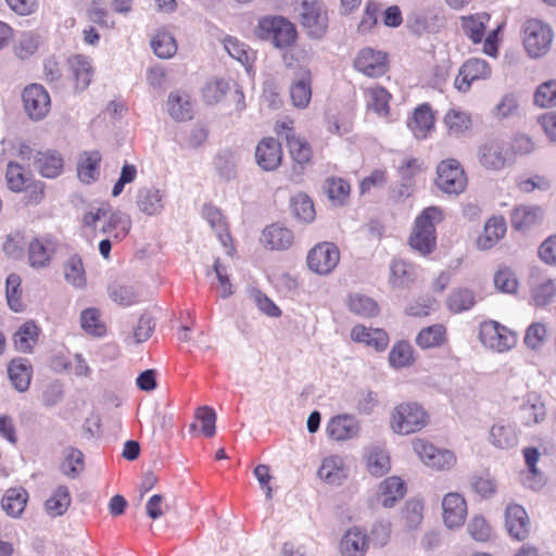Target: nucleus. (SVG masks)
<instances>
[{
    "label": "nucleus",
    "instance_id": "nucleus-8",
    "mask_svg": "<svg viewBox=\"0 0 556 556\" xmlns=\"http://www.w3.org/2000/svg\"><path fill=\"white\" fill-rule=\"evenodd\" d=\"M102 218H106V224L103 226L102 231L109 238L123 240L128 235L131 227L130 219L119 212H112L108 204L101 205L94 212L86 213L83 223L87 227L94 228Z\"/></svg>",
    "mask_w": 556,
    "mask_h": 556
},
{
    "label": "nucleus",
    "instance_id": "nucleus-53",
    "mask_svg": "<svg viewBox=\"0 0 556 556\" xmlns=\"http://www.w3.org/2000/svg\"><path fill=\"white\" fill-rule=\"evenodd\" d=\"M506 144L511 162L516 157L532 154L536 149L534 140L526 134L514 135L509 141H506Z\"/></svg>",
    "mask_w": 556,
    "mask_h": 556
},
{
    "label": "nucleus",
    "instance_id": "nucleus-61",
    "mask_svg": "<svg viewBox=\"0 0 556 556\" xmlns=\"http://www.w3.org/2000/svg\"><path fill=\"white\" fill-rule=\"evenodd\" d=\"M7 299L9 306L14 312H21L24 308L22 300L21 277L17 274H10L7 278Z\"/></svg>",
    "mask_w": 556,
    "mask_h": 556
},
{
    "label": "nucleus",
    "instance_id": "nucleus-21",
    "mask_svg": "<svg viewBox=\"0 0 556 556\" xmlns=\"http://www.w3.org/2000/svg\"><path fill=\"white\" fill-rule=\"evenodd\" d=\"M283 152L281 143L273 138H263L255 148V160L264 170H275L282 162Z\"/></svg>",
    "mask_w": 556,
    "mask_h": 556
},
{
    "label": "nucleus",
    "instance_id": "nucleus-56",
    "mask_svg": "<svg viewBox=\"0 0 556 556\" xmlns=\"http://www.w3.org/2000/svg\"><path fill=\"white\" fill-rule=\"evenodd\" d=\"M151 48L159 58L169 59L176 53L177 43L173 35L160 31L152 38Z\"/></svg>",
    "mask_w": 556,
    "mask_h": 556
},
{
    "label": "nucleus",
    "instance_id": "nucleus-9",
    "mask_svg": "<svg viewBox=\"0 0 556 556\" xmlns=\"http://www.w3.org/2000/svg\"><path fill=\"white\" fill-rule=\"evenodd\" d=\"M353 68L368 78H381L390 71V55L383 50L364 47L356 53Z\"/></svg>",
    "mask_w": 556,
    "mask_h": 556
},
{
    "label": "nucleus",
    "instance_id": "nucleus-22",
    "mask_svg": "<svg viewBox=\"0 0 556 556\" xmlns=\"http://www.w3.org/2000/svg\"><path fill=\"white\" fill-rule=\"evenodd\" d=\"M505 526L511 538L523 541L531 532V523L526 509L518 504H509L505 510Z\"/></svg>",
    "mask_w": 556,
    "mask_h": 556
},
{
    "label": "nucleus",
    "instance_id": "nucleus-4",
    "mask_svg": "<svg viewBox=\"0 0 556 556\" xmlns=\"http://www.w3.org/2000/svg\"><path fill=\"white\" fill-rule=\"evenodd\" d=\"M254 34L269 41L277 49H288L298 40L295 25L282 15H265L258 18Z\"/></svg>",
    "mask_w": 556,
    "mask_h": 556
},
{
    "label": "nucleus",
    "instance_id": "nucleus-24",
    "mask_svg": "<svg viewBox=\"0 0 556 556\" xmlns=\"http://www.w3.org/2000/svg\"><path fill=\"white\" fill-rule=\"evenodd\" d=\"M507 225L502 215L491 216L484 224L481 235L476 240L477 248L482 251L494 248L506 235Z\"/></svg>",
    "mask_w": 556,
    "mask_h": 556
},
{
    "label": "nucleus",
    "instance_id": "nucleus-23",
    "mask_svg": "<svg viewBox=\"0 0 556 556\" xmlns=\"http://www.w3.org/2000/svg\"><path fill=\"white\" fill-rule=\"evenodd\" d=\"M92 77L93 68L86 56L77 54L67 60V78L76 91L86 90Z\"/></svg>",
    "mask_w": 556,
    "mask_h": 556
},
{
    "label": "nucleus",
    "instance_id": "nucleus-20",
    "mask_svg": "<svg viewBox=\"0 0 556 556\" xmlns=\"http://www.w3.org/2000/svg\"><path fill=\"white\" fill-rule=\"evenodd\" d=\"M442 519L448 529L460 528L467 518L468 507L465 497L458 492H448L442 498Z\"/></svg>",
    "mask_w": 556,
    "mask_h": 556
},
{
    "label": "nucleus",
    "instance_id": "nucleus-31",
    "mask_svg": "<svg viewBox=\"0 0 556 556\" xmlns=\"http://www.w3.org/2000/svg\"><path fill=\"white\" fill-rule=\"evenodd\" d=\"M405 493L406 484L403 479L397 476H391L380 482L377 500L383 507L390 508L393 507L397 501L402 500Z\"/></svg>",
    "mask_w": 556,
    "mask_h": 556
},
{
    "label": "nucleus",
    "instance_id": "nucleus-58",
    "mask_svg": "<svg viewBox=\"0 0 556 556\" xmlns=\"http://www.w3.org/2000/svg\"><path fill=\"white\" fill-rule=\"evenodd\" d=\"M534 104L540 108L556 106V79L542 83L535 89L533 96Z\"/></svg>",
    "mask_w": 556,
    "mask_h": 556
},
{
    "label": "nucleus",
    "instance_id": "nucleus-52",
    "mask_svg": "<svg viewBox=\"0 0 556 556\" xmlns=\"http://www.w3.org/2000/svg\"><path fill=\"white\" fill-rule=\"evenodd\" d=\"M291 211L293 215L303 223H312L315 219V207L311 198L305 193H298L292 197Z\"/></svg>",
    "mask_w": 556,
    "mask_h": 556
},
{
    "label": "nucleus",
    "instance_id": "nucleus-6",
    "mask_svg": "<svg viewBox=\"0 0 556 556\" xmlns=\"http://www.w3.org/2000/svg\"><path fill=\"white\" fill-rule=\"evenodd\" d=\"M554 37L552 26L543 20L528 18L522 24V46L531 59H541L547 55L552 49Z\"/></svg>",
    "mask_w": 556,
    "mask_h": 556
},
{
    "label": "nucleus",
    "instance_id": "nucleus-46",
    "mask_svg": "<svg viewBox=\"0 0 556 556\" xmlns=\"http://www.w3.org/2000/svg\"><path fill=\"white\" fill-rule=\"evenodd\" d=\"M167 106L169 115L176 121L184 122L192 118L193 109L188 94L172 92L168 97Z\"/></svg>",
    "mask_w": 556,
    "mask_h": 556
},
{
    "label": "nucleus",
    "instance_id": "nucleus-3",
    "mask_svg": "<svg viewBox=\"0 0 556 556\" xmlns=\"http://www.w3.org/2000/svg\"><path fill=\"white\" fill-rule=\"evenodd\" d=\"M5 181L12 192L24 194L25 205H38L45 200V182L35 179L28 169L16 162H9L5 169Z\"/></svg>",
    "mask_w": 556,
    "mask_h": 556
},
{
    "label": "nucleus",
    "instance_id": "nucleus-19",
    "mask_svg": "<svg viewBox=\"0 0 556 556\" xmlns=\"http://www.w3.org/2000/svg\"><path fill=\"white\" fill-rule=\"evenodd\" d=\"M58 248L51 235L35 237L27 248L28 263L33 268H46L50 265Z\"/></svg>",
    "mask_w": 556,
    "mask_h": 556
},
{
    "label": "nucleus",
    "instance_id": "nucleus-57",
    "mask_svg": "<svg viewBox=\"0 0 556 556\" xmlns=\"http://www.w3.org/2000/svg\"><path fill=\"white\" fill-rule=\"evenodd\" d=\"M325 191L331 201L343 204L350 195L351 186L343 178L330 177L325 181Z\"/></svg>",
    "mask_w": 556,
    "mask_h": 556
},
{
    "label": "nucleus",
    "instance_id": "nucleus-54",
    "mask_svg": "<svg viewBox=\"0 0 556 556\" xmlns=\"http://www.w3.org/2000/svg\"><path fill=\"white\" fill-rule=\"evenodd\" d=\"M349 309L365 318H370L379 314V306L377 302L371 298L362 294H353L350 296Z\"/></svg>",
    "mask_w": 556,
    "mask_h": 556
},
{
    "label": "nucleus",
    "instance_id": "nucleus-1",
    "mask_svg": "<svg viewBox=\"0 0 556 556\" xmlns=\"http://www.w3.org/2000/svg\"><path fill=\"white\" fill-rule=\"evenodd\" d=\"M459 21L464 35L472 45H481V51L490 58L498 56L505 22L486 31L491 22V15L486 12L463 15Z\"/></svg>",
    "mask_w": 556,
    "mask_h": 556
},
{
    "label": "nucleus",
    "instance_id": "nucleus-15",
    "mask_svg": "<svg viewBox=\"0 0 556 556\" xmlns=\"http://www.w3.org/2000/svg\"><path fill=\"white\" fill-rule=\"evenodd\" d=\"M491 65L485 60L471 58L460 66L454 86L458 91L467 92L472 83L485 80L491 77Z\"/></svg>",
    "mask_w": 556,
    "mask_h": 556
},
{
    "label": "nucleus",
    "instance_id": "nucleus-11",
    "mask_svg": "<svg viewBox=\"0 0 556 556\" xmlns=\"http://www.w3.org/2000/svg\"><path fill=\"white\" fill-rule=\"evenodd\" d=\"M477 156L480 165L492 172L502 170L511 162L506 140L500 137L486 138L479 146Z\"/></svg>",
    "mask_w": 556,
    "mask_h": 556
},
{
    "label": "nucleus",
    "instance_id": "nucleus-27",
    "mask_svg": "<svg viewBox=\"0 0 556 556\" xmlns=\"http://www.w3.org/2000/svg\"><path fill=\"white\" fill-rule=\"evenodd\" d=\"M415 342L421 350L441 349L448 343L447 327L440 323L424 327L417 333Z\"/></svg>",
    "mask_w": 556,
    "mask_h": 556
},
{
    "label": "nucleus",
    "instance_id": "nucleus-50",
    "mask_svg": "<svg viewBox=\"0 0 556 556\" xmlns=\"http://www.w3.org/2000/svg\"><path fill=\"white\" fill-rule=\"evenodd\" d=\"M444 125L451 136H460L467 132L471 127L470 116L459 110L452 109L444 115Z\"/></svg>",
    "mask_w": 556,
    "mask_h": 556
},
{
    "label": "nucleus",
    "instance_id": "nucleus-49",
    "mask_svg": "<svg viewBox=\"0 0 556 556\" xmlns=\"http://www.w3.org/2000/svg\"><path fill=\"white\" fill-rule=\"evenodd\" d=\"M476 304V298L472 290L468 288H456L454 289L446 301L447 308L458 314L464 311L470 309Z\"/></svg>",
    "mask_w": 556,
    "mask_h": 556
},
{
    "label": "nucleus",
    "instance_id": "nucleus-64",
    "mask_svg": "<svg viewBox=\"0 0 556 556\" xmlns=\"http://www.w3.org/2000/svg\"><path fill=\"white\" fill-rule=\"evenodd\" d=\"M224 47L228 54L243 65L251 62V51L247 48L245 43L232 36H227L224 39Z\"/></svg>",
    "mask_w": 556,
    "mask_h": 556
},
{
    "label": "nucleus",
    "instance_id": "nucleus-26",
    "mask_svg": "<svg viewBox=\"0 0 556 556\" xmlns=\"http://www.w3.org/2000/svg\"><path fill=\"white\" fill-rule=\"evenodd\" d=\"M203 218L210 224L216 232L220 243L228 249V253L232 254V238L229 232L228 224L218 207L212 204H205L202 210Z\"/></svg>",
    "mask_w": 556,
    "mask_h": 556
},
{
    "label": "nucleus",
    "instance_id": "nucleus-17",
    "mask_svg": "<svg viewBox=\"0 0 556 556\" xmlns=\"http://www.w3.org/2000/svg\"><path fill=\"white\" fill-rule=\"evenodd\" d=\"M313 75L308 66H299L289 88L291 103L299 110L306 109L312 100Z\"/></svg>",
    "mask_w": 556,
    "mask_h": 556
},
{
    "label": "nucleus",
    "instance_id": "nucleus-30",
    "mask_svg": "<svg viewBox=\"0 0 556 556\" xmlns=\"http://www.w3.org/2000/svg\"><path fill=\"white\" fill-rule=\"evenodd\" d=\"M368 546L367 533L357 527H353L342 536L339 548L343 556H364Z\"/></svg>",
    "mask_w": 556,
    "mask_h": 556
},
{
    "label": "nucleus",
    "instance_id": "nucleus-42",
    "mask_svg": "<svg viewBox=\"0 0 556 556\" xmlns=\"http://www.w3.org/2000/svg\"><path fill=\"white\" fill-rule=\"evenodd\" d=\"M366 468L374 477H382L391 469L390 456L380 446H370L365 455Z\"/></svg>",
    "mask_w": 556,
    "mask_h": 556
},
{
    "label": "nucleus",
    "instance_id": "nucleus-39",
    "mask_svg": "<svg viewBox=\"0 0 556 556\" xmlns=\"http://www.w3.org/2000/svg\"><path fill=\"white\" fill-rule=\"evenodd\" d=\"M28 492L22 488H11L5 491L1 498V507L10 517H20L28 502Z\"/></svg>",
    "mask_w": 556,
    "mask_h": 556
},
{
    "label": "nucleus",
    "instance_id": "nucleus-60",
    "mask_svg": "<svg viewBox=\"0 0 556 556\" xmlns=\"http://www.w3.org/2000/svg\"><path fill=\"white\" fill-rule=\"evenodd\" d=\"M64 276L67 282L81 288L86 283L85 270L80 257L71 256L64 265Z\"/></svg>",
    "mask_w": 556,
    "mask_h": 556
},
{
    "label": "nucleus",
    "instance_id": "nucleus-14",
    "mask_svg": "<svg viewBox=\"0 0 556 556\" xmlns=\"http://www.w3.org/2000/svg\"><path fill=\"white\" fill-rule=\"evenodd\" d=\"M300 23L306 34L313 38H321L328 29V14L320 2L302 1Z\"/></svg>",
    "mask_w": 556,
    "mask_h": 556
},
{
    "label": "nucleus",
    "instance_id": "nucleus-35",
    "mask_svg": "<svg viewBox=\"0 0 556 556\" xmlns=\"http://www.w3.org/2000/svg\"><path fill=\"white\" fill-rule=\"evenodd\" d=\"M8 375L12 386L18 392H25L30 386L33 367L28 359L13 358L8 364Z\"/></svg>",
    "mask_w": 556,
    "mask_h": 556
},
{
    "label": "nucleus",
    "instance_id": "nucleus-10",
    "mask_svg": "<svg viewBox=\"0 0 556 556\" xmlns=\"http://www.w3.org/2000/svg\"><path fill=\"white\" fill-rule=\"evenodd\" d=\"M412 445L420 460L433 470L448 471L457 463V457L453 451L439 448L426 439L417 438Z\"/></svg>",
    "mask_w": 556,
    "mask_h": 556
},
{
    "label": "nucleus",
    "instance_id": "nucleus-13",
    "mask_svg": "<svg viewBox=\"0 0 556 556\" xmlns=\"http://www.w3.org/2000/svg\"><path fill=\"white\" fill-rule=\"evenodd\" d=\"M308 268L319 275L330 274L340 262V251L332 242H319L307 254Z\"/></svg>",
    "mask_w": 556,
    "mask_h": 556
},
{
    "label": "nucleus",
    "instance_id": "nucleus-2",
    "mask_svg": "<svg viewBox=\"0 0 556 556\" xmlns=\"http://www.w3.org/2000/svg\"><path fill=\"white\" fill-rule=\"evenodd\" d=\"M443 219V211L438 206L426 207L415 219L407 242L410 249L422 256L437 248L435 224Z\"/></svg>",
    "mask_w": 556,
    "mask_h": 556
},
{
    "label": "nucleus",
    "instance_id": "nucleus-40",
    "mask_svg": "<svg viewBox=\"0 0 556 556\" xmlns=\"http://www.w3.org/2000/svg\"><path fill=\"white\" fill-rule=\"evenodd\" d=\"M263 242L270 250H287L293 243V233L286 227L273 224L264 229Z\"/></svg>",
    "mask_w": 556,
    "mask_h": 556
},
{
    "label": "nucleus",
    "instance_id": "nucleus-34",
    "mask_svg": "<svg viewBox=\"0 0 556 556\" xmlns=\"http://www.w3.org/2000/svg\"><path fill=\"white\" fill-rule=\"evenodd\" d=\"M317 475L328 484H340L348 476L343 458L339 455L323 458Z\"/></svg>",
    "mask_w": 556,
    "mask_h": 556
},
{
    "label": "nucleus",
    "instance_id": "nucleus-12",
    "mask_svg": "<svg viewBox=\"0 0 556 556\" xmlns=\"http://www.w3.org/2000/svg\"><path fill=\"white\" fill-rule=\"evenodd\" d=\"M479 338L482 344L493 351L503 353L516 345V334L495 320L480 324Z\"/></svg>",
    "mask_w": 556,
    "mask_h": 556
},
{
    "label": "nucleus",
    "instance_id": "nucleus-47",
    "mask_svg": "<svg viewBox=\"0 0 556 556\" xmlns=\"http://www.w3.org/2000/svg\"><path fill=\"white\" fill-rule=\"evenodd\" d=\"M415 362V351L408 341L396 342L389 352V363L393 368L409 367Z\"/></svg>",
    "mask_w": 556,
    "mask_h": 556
},
{
    "label": "nucleus",
    "instance_id": "nucleus-33",
    "mask_svg": "<svg viewBox=\"0 0 556 556\" xmlns=\"http://www.w3.org/2000/svg\"><path fill=\"white\" fill-rule=\"evenodd\" d=\"M366 99V108L379 116L388 117L390 115V102L392 100L391 92L380 86L374 85L364 90Z\"/></svg>",
    "mask_w": 556,
    "mask_h": 556
},
{
    "label": "nucleus",
    "instance_id": "nucleus-59",
    "mask_svg": "<svg viewBox=\"0 0 556 556\" xmlns=\"http://www.w3.org/2000/svg\"><path fill=\"white\" fill-rule=\"evenodd\" d=\"M425 505L419 500H410L406 502L402 510V519L408 529L418 528L424 519Z\"/></svg>",
    "mask_w": 556,
    "mask_h": 556
},
{
    "label": "nucleus",
    "instance_id": "nucleus-43",
    "mask_svg": "<svg viewBox=\"0 0 556 556\" xmlns=\"http://www.w3.org/2000/svg\"><path fill=\"white\" fill-rule=\"evenodd\" d=\"M39 333L40 329L35 321L24 323L13 336L15 349L22 353H30L38 341Z\"/></svg>",
    "mask_w": 556,
    "mask_h": 556
},
{
    "label": "nucleus",
    "instance_id": "nucleus-41",
    "mask_svg": "<svg viewBox=\"0 0 556 556\" xmlns=\"http://www.w3.org/2000/svg\"><path fill=\"white\" fill-rule=\"evenodd\" d=\"M390 270V283L394 288L408 287L415 282L417 278L415 266L412 263L401 258L392 261Z\"/></svg>",
    "mask_w": 556,
    "mask_h": 556
},
{
    "label": "nucleus",
    "instance_id": "nucleus-51",
    "mask_svg": "<svg viewBox=\"0 0 556 556\" xmlns=\"http://www.w3.org/2000/svg\"><path fill=\"white\" fill-rule=\"evenodd\" d=\"M80 326L90 336L102 337L106 333V326L101 319V313L94 307L86 308L81 312Z\"/></svg>",
    "mask_w": 556,
    "mask_h": 556
},
{
    "label": "nucleus",
    "instance_id": "nucleus-48",
    "mask_svg": "<svg viewBox=\"0 0 556 556\" xmlns=\"http://www.w3.org/2000/svg\"><path fill=\"white\" fill-rule=\"evenodd\" d=\"M72 498L68 488L59 486L52 495L46 501L45 507L47 513L52 517L64 515L71 506Z\"/></svg>",
    "mask_w": 556,
    "mask_h": 556
},
{
    "label": "nucleus",
    "instance_id": "nucleus-36",
    "mask_svg": "<svg viewBox=\"0 0 556 556\" xmlns=\"http://www.w3.org/2000/svg\"><path fill=\"white\" fill-rule=\"evenodd\" d=\"M139 211L148 216L157 215L163 210V194L154 187L140 188L136 195Z\"/></svg>",
    "mask_w": 556,
    "mask_h": 556
},
{
    "label": "nucleus",
    "instance_id": "nucleus-45",
    "mask_svg": "<svg viewBox=\"0 0 556 556\" xmlns=\"http://www.w3.org/2000/svg\"><path fill=\"white\" fill-rule=\"evenodd\" d=\"M286 141L291 159L294 163L300 165L301 168L312 162L313 150L304 138L298 137L294 134H287Z\"/></svg>",
    "mask_w": 556,
    "mask_h": 556
},
{
    "label": "nucleus",
    "instance_id": "nucleus-28",
    "mask_svg": "<svg viewBox=\"0 0 556 556\" xmlns=\"http://www.w3.org/2000/svg\"><path fill=\"white\" fill-rule=\"evenodd\" d=\"M351 339L356 343H364L382 352L389 345L388 333L380 328H368L364 325H355L351 330Z\"/></svg>",
    "mask_w": 556,
    "mask_h": 556
},
{
    "label": "nucleus",
    "instance_id": "nucleus-38",
    "mask_svg": "<svg viewBox=\"0 0 556 556\" xmlns=\"http://www.w3.org/2000/svg\"><path fill=\"white\" fill-rule=\"evenodd\" d=\"M523 426L532 427L542 422L546 417L545 405L536 393L527 395L526 402L520 407Z\"/></svg>",
    "mask_w": 556,
    "mask_h": 556
},
{
    "label": "nucleus",
    "instance_id": "nucleus-5",
    "mask_svg": "<svg viewBox=\"0 0 556 556\" xmlns=\"http://www.w3.org/2000/svg\"><path fill=\"white\" fill-rule=\"evenodd\" d=\"M430 422L428 412L417 402H402L390 414V428L400 435L421 431Z\"/></svg>",
    "mask_w": 556,
    "mask_h": 556
},
{
    "label": "nucleus",
    "instance_id": "nucleus-29",
    "mask_svg": "<svg viewBox=\"0 0 556 556\" xmlns=\"http://www.w3.org/2000/svg\"><path fill=\"white\" fill-rule=\"evenodd\" d=\"M435 116L430 104L418 105L408 121V127L417 139H426L434 127Z\"/></svg>",
    "mask_w": 556,
    "mask_h": 556
},
{
    "label": "nucleus",
    "instance_id": "nucleus-55",
    "mask_svg": "<svg viewBox=\"0 0 556 556\" xmlns=\"http://www.w3.org/2000/svg\"><path fill=\"white\" fill-rule=\"evenodd\" d=\"M547 337V325L543 321H534L526 329L523 342L530 350L538 351L543 346Z\"/></svg>",
    "mask_w": 556,
    "mask_h": 556
},
{
    "label": "nucleus",
    "instance_id": "nucleus-37",
    "mask_svg": "<svg viewBox=\"0 0 556 556\" xmlns=\"http://www.w3.org/2000/svg\"><path fill=\"white\" fill-rule=\"evenodd\" d=\"M102 155L99 151H86L80 154L77 163L78 178L85 184L97 180L100 174Z\"/></svg>",
    "mask_w": 556,
    "mask_h": 556
},
{
    "label": "nucleus",
    "instance_id": "nucleus-7",
    "mask_svg": "<svg viewBox=\"0 0 556 556\" xmlns=\"http://www.w3.org/2000/svg\"><path fill=\"white\" fill-rule=\"evenodd\" d=\"M434 184L442 192L458 195L466 190L468 178L459 161L446 159L437 165Z\"/></svg>",
    "mask_w": 556,
    "mask_h": 556
},
{
    "label": "nucleus",
    "instance_id": "nucleus-63",
    "mask_svg": "<svg viewBox=\"0 0 556 556\" xmlns=\"http://www.w3.org/2000/svg\"><path fill=\"white\" fill-rule=\"evenodd\" d=\"M467 531L471 539L477 542H488L492 536V527L481 515H476L471 518L467 526Z\"/></svg>",
    "mask_w": 556,
    "mask_h": 556
},
{
    "label": "nucleus",
    "instance_id": "nucleus-62",
    "mask_svg": "<svg viewBox=\"0 0 556 556\" xmlns=\"http://www.w3.org/2000/svg\"><path fill=\"white\" fill-rule=\"evenodd\" d=\"M155 328V324L152 319V317L142 315L137 326L134 328V331L131 334H128L125 338L126 343H142L146 342L153 333Z\"/></svg>",
    "mask_w": 556,
    "mask_h": 556
},
{
    "label": "nucleus",
    "instance_id": "nucleus-18",
    "mask_svg": "<svg viewBox=\"0 0 556 556\" xmlns=\"http://www.w3.org/2000/svg\"><path fill=\"white\" fill-rule=\"evenodd\" d=\"M544 217L543 208L533 204L517 205L509 215L511 228L521 233L534 230L543 223Z\"/></svg>",
    "mask_w": 556,
    "mask_h": 556
},
{
    "label": "nucleus",
    "instance_id": "nucleus-32",
    "mask_svg": "<svg viewBox=\"0 0 556 556\" xmlns=\"http://www.w3.org/2000/svg\"><path fill=\"white\" fill-rule=\"evenodd\" d=\"M34 164L41 176L56 178L63 173L64 159L54 150L40 151L36 154Z\"/></svg>",
    "mask_w": 556,
    "mask_h": 556
},
{
    "label": "nucleus",
    "instance_id": "nucleus-25",
    "mask_svg": "<svg viewBox=\"0 0 556 556\" xmlns=\"http://www.w3.org/2000/svg\"><path fill=\"white\" fill-rule=\"evenodd\" d=\"M359 431L357 419L348 414L337 415L327 422V435L334 441H346L354 438Z\"/></svg>",
    "mask_w": 556,
    "mask_h": 556
},
{
    "label": "nucleus",
    "instance_id": "nucleus-44",
    "mask_svg": "<svg viewBox=\"0 0 556 556\" xmlns=\"http://www.w3.org/2000/svg\"><path fill=\"white\" fill-rule=\"evenodd\" d=\"M490 443L500 450H509L517 445L518 434L510 425L495 424L489 433Z\"/></svg>",
    "mask_w": 556,
    "mask_h": 556
},
{
    "label": "nucleus",
    "instance_id": "nucleus-16",
    "mask_svg": "<svg viewBox=\"0 0 556 556\" xmlns=\"http://www.w3.org/2000/svg\"><path fill=\"white\" fill-rule=\"evenodd\" d=\"M22 100L25 112L31 119H42L50 111V94L41 85L31 84L25 87Z\"/></svg>",
    "mask_w": 556,
    "mask_h": 556
}]
</instances>
